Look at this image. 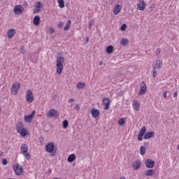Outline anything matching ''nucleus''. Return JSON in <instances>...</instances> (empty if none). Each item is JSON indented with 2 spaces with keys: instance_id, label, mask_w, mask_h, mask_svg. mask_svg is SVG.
I'll use <instances>...</instances> for the list:
<instances>
[{
  "instance_id": "obj_9",
  "label": "nucleus",
  "mask_w": 179,
  "mask_h": 179,
  "mask_svg": "<svg viewBox=\"0 0 179 179\" xmlns=\"http://www.w3.org/2000/svg\"><path fill=\"white\" fill-rule=\"evenodd\" d=\"M24 10V8H23L21 5H16L14 6V13L15 15H22V12Z\"/></svg>"
},
{
  "instance_id": "obj_8",
  "label": "nucleus",
  "mask_w": 179,
  "mask_h": 179,
  "mask_svg": "<svg viewBox=\"0 0 179 179\" xmlns=\"http://www.w3.org/2000/svg\"><path fill=\"white\" fill-rule=\"evenodd\" d=\"M146 90H148V87H146V84H145V82H143L141 84V88L138 92V96H143L146 93Z\"/></svg>"
},
{
  "instance_id": "obj_4",
  "label": "nucleus",
  "mask_w": 179,
  "mask_h": 179,
  "mask_svg": "<svg viewBox=\"0 0 179 179\" xmlns=\"http://www.w3.org/2000/svg\"><path fill=\"white\" fill-rule=\"evenodd\" d=\"M47 117L49 118H58L59 117V113L55 109H50L47 113Z\"/></svg>"
},
{
  "instance_id": "obj_10",
  "label": "nucleus",
  "mask_w": 179,
  "mask_h": 179,
  "mask_svg": "<svg viewBox=\"0 0 179 179\" xmlns=\"http://www.w3.org/2000/svg\"><path fill=\"white\" fill-rule=\"evenodd\" d=\"M142 166V162H141V160L137 159L134 162H133V164H131V167L134 170L136 171V170H139V169H141Z\"/></svg>"
},
{
  "instance_id": "obj_36",
  "label": "nucleus",
  "mask_w": 179,
  "mask_h": 179,
  "mask_svg": "<svg viewBox=\"0 0 179 179\" xmlns=\"http://www.w3.org/2000/svg\"><path fill=\"white\" fill-rule=\"evenodd\" d=\"M22 155H24V156L25 159H27V160H30V159L31 157L30 154H29L27 152H25V153H24Z\"/></svg>"
},
{
  "instance_id": "obj_37",
  "label": "nucleus",
  "mask_w": 179,
  "mask_h": 179,
  "mask_svg": "<svg viewBox=\"0 0 179 179\" xmlns=\"http://www.w3.org/2000/svg\"><path fill=\"white\" fill-rule=\"evenodd\" d=\"M75 101V99L71 98L69 101L68 103H70V107H73V102Z\"/></svg>"
},
{
  "instance_id": "obj_43",
  "label": "nucleus",
  "mask_w": 179,
  "mask_h": 179,
  "mask_svg": "<svg viewBox=\"0 0 179 179\" xmlns=\"http://www.w3.org/2000/svg\"><path fill=\"white\" fill-rule=\"evenodd\" d=\"M2 164H3V166H6V164H8V160H6V159H3L2 160Z\"/></svg>"
},
{
  "instance_id": "obj_41",
  "label": "nucleus",
  "mask_w": 179,
  "mask_h": 179,
  "mask_svg": "<svg viewBox=\"0 0 179 179\" xmlns=\"http://www.w3.org/2000/svg\"><path fill=\"white\" fill-rule=\"evenodd\" d=\"M94 24V20H91L89 22V29H92V26Z\"/></svg>"
},
{
  "instance_id": "obj_15",
  "label": "nucleus",
  "mask_w": 179,
  "mask_h": 179,
  "mask_svg": "<svg viewBox=\"0 0 179 179\" xmlns=\"http://www.w3.org/2000/svg\"><path fill=\"white\" fill-rule=\"evenodd\" d=\"M40 8H43V4H41V1H38L34 8L33 13H38L40 12Z\"/></svg>"
},
{
  "instance_id": "obj_22",
  "label": "nucleus",
  "mask_w": 179,
  "mask_h": 179,
  "mask_svg": "<svg viewBox=\"0 0 179 179\" xmlns=\"http://www.w3.org/2000/svg\"><path fill=\"white\" fill-rule=\"evenodd\" d=\"M155 173H156V172L155 171V170L148 169V171H145V176H155Z\"/></svg>"
},
{
  "instance_id": "obj_52",
  "label": "nucleus",
  "mask_w": 179,
  "mask_h": 179,
  "mask_svg": "<svg viewBox=\"0 0 179 179\" xmlns=\"http://www.w3.org/2000/svg\"><path fill=\"white\" fill-rule=\"evenodd\" d=\"M99 65H100V66L103 65V61H101V62H100Z\"/></svg>"
},
{
  "instance_id": "obj_42",
  "label": "nucleus",
  "mask_w": 179,
  "mask_h": 179,
  "mask_svg": "<svg viewBox=\"0 0 179 179\" xmlns=\"http://www.w3.org/2000/svg\"><path fill=\"white\" fill-rule=\"evenodd\" d=\"M49 31H50V34H52V33H55V30L54 29V28L50 27V28H49Z\"/></svg>"
},
{
  "instance_id": "obj_7",
  "label": "nucleus",
  "mask_w": 179,
  "mask_h": 179,
  "mask_svg": "<svg viewBox=\"0 0 179 179\" xmlns=\"http://www.w3.org/2000/svg\"><path fill=\"white\" fill-rule=\"evenodd\" d=\"M163 66V61L158 59L155 60L152 64V68L154 69H160Z\"/></svg>"
},
{
  "instance_id": "obj_46",
  "label": "nucleus",
  "mask_w": 179,
  "mask_h": 179,
  "mask_svg": "<svg viewBox=\"0 0 179 179\" xmlns=\"http://www.w3.org/2000/svg\"><path fill=\"white\" fill-rule=\"evenodd\" d=\"M75 109H76L77 111H79V110H80V107H79V104H76V105Z\"/></svg>"
},
{
  "instance_id": "obj_12",
  "label": "nucleus",
  "mask_w": 179,
  "mask_h": 179,
  "mask_svg": "<svg viewBox=\"0 0 179 179\" xmlns=\"http://www.w3.org/2000/svg\"><path fill=\"white\" fill-rule=\"evenodd\" d=\"M145 132H146V127L143 126L140 130L138 135V140L140 141V142H142L143 136V135H145Z\"/></svg>"
},
{
  "instance_id": "obj_28",
  "label": "nucleus",
  "mask_w": 179,
  "mask_h": 179,
  "mask_svg": "<svg viewBox=\"0 0 179 179\" xmlns=\"http://www.w3.org/2000/svg\"><path fill=\"white\" fill-rule=\"evenodd\" d=\"M85 86H86V84L85 83H78L76 87L78 90L84 89Z\"/></svg>"
},
{
  "instance_id": "obj_53",
  "label": "nucleus",
  "mask_w": 179,
  "mask_h": 179,
  "mask_svg": "<svg viewBox=\"0 0 179 179\" xmlns=\"http://www.w3.org/2000/svg\"><path fill=\"white\" fill-rule=\"evenodd\" d=\"M24 5H25V6H27V1L24 2Z\"/></svg>"
},
{
  "instance_id": "obj_5",
  "label": "nucleus",
  "mask_w": 179,
  "mask_h": 179,
  "mask_svg": "<svg viewBox=\"0 0 179 179\" xmlns=\"http://www.w3.org/2000/svg\"><path fill=\"white\" fill-rule=\"evenodd\" d=\"M26 101L29 103L34 101V96H33V92H31V90H27Z\"/></svg>"
},
{
  "instance_id": "obj_33",
  "label": "nucleus",
  "mask_w": 179,
  "mask_h": 179,
  "mask_svg": "<svg viewBox=\"0 0 179 179\" xmlns=\"http://www.w3.org/2000/svg\"><path fill=\"white\" fill-rule=\"evenodd\" d=\"M68 125H69V122H68V120H64L63 121V128H64V129H66V128H68Z\"/></svg>"
},
{
  "instance_id": "obj_32",
  "label": "nucleus",
  "mask_w": 179,
  "mask_h": 179,
  "mask_svg": "<svg viewBox=\"0 0 179 179\" xmlns=\"http://www.w3.org/2000/svg\"><path fill=\"white\" fill-rule=\"evenodd\" d=\"M69 27H71V20H69L68 22L66 24L64 30L65 31H66V30H68V29H69Z\"/></svg>"
},
{
  "instance_id": "obj_21",
  "label": "nucleus",
  "mask_w": 179,
  "mask_h": 179,
  "mask_svg": "<svg viewBox=\"0 0 179 179\" xmlns=\"http://www.w3.org/2000/svg\"><path fill=\"white\" fill-rule=\"evenodd\" d=\"M155 136V132L154 131H150L147 132L144 136V139H150L151 138H153Z\"/></svg>"
},
{
  "instance_id": "obj_47",
  "label": "nucleus",
  "mask_w": 179,
  "mask_h": 179,
  "mask_svg": "<svg viewBox=\"0 0 179 179\" xmlns=\"http://www.w3.org/2000/svg\"><path fill=\"white\" fill-rule=\"evenodd\" d=\"M164 99H167V91H165L163 94Z\"/></svg>"
},
{
  "instance_id": "obj_18",
  "label": "nucleus",
  "mask_w": 179,
  "mask_h": 179,
  "mask_svg": "<svg viewBox=\"0 0 179 179\" xmlns=\"http://www.w3.org/2000/svg\"><path fill=\"white\" fill-rule=\"evenodd\" d=\"M91 114L94 118H97V117L100 115V110H99L98 109L93 108L91 110Z\"/></svg>"
},
{
  "instance_id": "obj_45",
  "label": "nucleus",
  "mask_w": 179,
  "mask_h": 179,
  "mask_svg": "<svg viewBox=\"0 0 179 179\" xmlns=\"http://www.w3.org/2000/svg\"><path fill=\"white\" fill-rule=\"evenodd\" d=\"M58 27H59V29H62V27H64V22H59V23L58 24Z\"/></svg>"
},
{
  "instance_id": "obj_39",
  "label": "nucleus",
  "mask_w": 179,
  "mask_h": 179,
  "mask_svg": "<svg viewBox=\"0 0 179 179\" xmlns=\"http://www.w3.org/2000/svg\"><path fill=\"white\" fill-rule=\"evenodd\" d=\"M157 69H153L152 70V77L155 78L157 75V71H156Z\"/></svg>"
},
{
  "instance_id": "obj_55",
  "label": "nucleus",
  "mask_w": 179,
  "mask_h": 179,
  "mask_svg": "<svg viewBox=\"0 0 179 179\" xmlns=\"http://www.w3.org/2000/svg\"><path fill=\"white\" fill-rule=\"evenodd\" d=\"M145 145H148L147 143H145Z\"/></svg>"
},
{
  "instance_id": "obj_19",
  "label": "nucleus",
  "mask_w": 179,
  "mask_h": 179,
  "mask_svg": "<svg viewBox=\"0 0 179 179\" xmlns=\"http://www.w3.org/2000/svg\"><path fill=\"white\" fill-rule=\"evenodd\" d=\"M133 108L136 111H139V109L141 108V103H138L137 101L134 100L133 101Z\"/></svg>"
},
{
  "instance_id": "obj_48",
  "label": "nucleus",
  "mask_w": 179,
  "mask_h": 179,
  "mask_svg": "<svg viewBox=\"0 0 179 179\" xmlns=\"http://www.w3.org/2000/svg\"><path fill=\"white\" fill-rule=\"evenodd\" d=\"M178 93L177 92H173V97L177 98Z\"/></svg>"
},
{
  "instance_id": "obj_56",
  "label": "nucleus",
  "mask_w": 179,
  "mask_h": 179,
  "mask_svg": "<svg viewBox=\"0 0 179 179\" xmlns=\"http://www.w3.org/2000/svg\"><path fill=\"white\" fill-rule=\"evenodd\" d=\"M0 113H1V108H0Z\"/></svg>"
},
{
  "instance_id": "obj_16",
  "label": "nucleus",
  "mask_w": 179,
  "mask_h": 179,
  "mask_svg": "<svg viewBox=\"0 0 179 179\" xmlns=\"http://www.w3.org/2000/svg\"><path fill=\"white\" fill-rule=\"evenodd\" d=\"M34 114H36V110H34L31 115L24 116V120L25 122H31V121H33V115H34Z\"/></svg>"
},
{
  "instance_id": "obj_50",
  "label": "nucleus",
  "mask_w": 179,
  "mask_h": 179,
  "mask_svg": "<svg viewBox=\"0 0 179 179\" xmlns=\"http://www.w3.org/2000/svg\"><path fill=\"white\" fill-rule=\"evenodd\" d=\"M86 43H89V37H87Z\"/></svg>"
},
{
  "instance_id": "obj_44",
  "label": "nucleus",
  "mask_w": 179,
  "mask_h": 179,
  "mask_svg": "<svg viewBox=\"0 0 179 179\" xmlns=\"http://www.w3.org/2000/svg\"><path fill=\"white\" fill-rule=\"evenodd\" d=\"M20 52H21V54H26V50H24V47H22L20 49Z\"/></svg>"
},
{
  "instance_id": "obj_51",
  "label": "nucleus",
  "mask_w": 179,
  "mask_h": 179,
  "mask_svg": "<svg viewBox=\"0 0 179 179\" xmlns=\"http://www.w3.org/2000/svg\"><path fill=\"white\" fill-rule=\"evenodd\" d=\"M120 179H127V178L124 176H122V177H120Z\"/></svg>"
},
{
  "instance_id": "obj_2",
  "label": "nucleus",
  "mask_w": 179,
  "mask_h": 179,
  "mask_svg": "<svg viewBox=\"0 0 179 179\" xmlns=\"http://www.w3.org/2000/svg\"><path fill=\"white\" fill-rule=\"evenodd\" d=\"M45 151L48 153H51L50 156H55L57 155V148H55V144L53 142L46 144Z\"/></svg>"
},
{
  "instance_id": "obj_29",
  "label": "nucleus",
  "mask_w": 179,
  "mask_h": 179,
  "mask_svg": "<svg viewBox=\"0 0 179 179\" xmlns=\"http://www.w3.org/2000/svg\"><path fill=\"white\" fill-rule=\"evenodd\" d=\"M21 152H22V154L27 153V145L23 144L21 146Z\"/></svg>"
},
{
  "instance_id": "obj_6",
  "label": "nucleus",
  "mask_w": 179,
  "mask_h": 179,
  "mask_svg": "<svg viewBox=\"0 0 179 179\" xmlns=\"http://www.w3.org/2000/svg\"><path fill=\"white\" fill-rule=\"evenodd\" d=\"M20 88V83H14L11 88V94L15 96L17 94V92H19V89Z\"/></svg>"
},
{
  "instance_id": "obj_14",
  "label": "nucleus",
  "mask_w": 179,
  "mask_h": 179,
  "mask_svg": "<svg viewBox=\"0 0 179 179\" xmlns=\"http://www.w3.org/2000/svg\"><path fill=\"white\" fill-rule=\"evenodd\" d=\"M145 164L147 169H153L155 167V161L148 159L145 161Z\"/></svg>"
},
{
  "instance_id": "obj_24",
  "label": "nucleus",
  "mask_w": 179,
  "mask_h": 179,
  "mask_svg": "<svg viewBox=\"0 0 179 179\" xmlns=\"http://www.w3.org/2000/svg\"><path fill=\"white\" fill-rule=\"evenodd\" d=\"M75 159H76L75 154H71L68 157L67 162H69V163H72Z\"/></svg>"
},
{
  "instance_id": "obj_11",
  "label": "nucleus",
  "mask_w": 179,
  "mask_h": 179,
  "mask_svg": "<svg viewBox=\"0 0 179 179\" xmlns=\"http://www.w3.org/2000/svg\"><path fill=\"white\" fill-rule=\"evenodd\" d=\"M110 103L111 101L108 98L104 97L102 100V104L105 106L104 110H109L110 109Z\"/></svg>"
},
{
  "instance_id": "obj_26",
  "label": "nucleus",
  "mask_w": 179,
  "mask_h": 179,
  "mask_svg": "<svg viewBox=\"0 0 179 179\" xmlns=\"http://www.w3.org/2000/svg\"><path fill=\"white\" fill-rule=\"evenodd\" d=\"M129 43L127 38H123L120 40V45H127Z\"/></svg>"
},
{
  "instance_id": "obj_13",
  "label": "nucleus",
  "mask_w": 179,
  "mask_h": 179,
  "mask_svg": "<svg viewBox=\"0 0 179 179\" xmlns=\"http://www.w3.org/2000/svg\"><path fill=\"white\" fill-rule=\"evenodd\" d=\"M145 8H146V3L143 0H140L137 5V9L138 10H145Z\"/></svg>"
},
{
  "instance_id": "obj_54",
  "label": "nucleus",
  "mask_w": 179,
  "mask_h": 179,
  "mask_svg": "<svg viewBox=\"0 0 179 179\" xmlns=\"http://www.w3.org/2000/svg\"><path fill=\"white\" fill-rule=\"evenodd\" d=\"M147 145H149V143H147Z\"/></svg>"
},
{
  "instance_id": "obj_35",
  "label": "nucleus",
  "mask_w": 179,
  "mask_h": 179,
  "mask_svg": "<svg viewBox=\"0 0 179 179\" xmlns=\"http://www.w3.org/2000/svg\"><path fill=\"white\" fill-rule=\"evenodd\" d=\"M20 134L21 135V136L24 137L26 136V135H27V131L24 129V130L20 132Z\"/></svg>"
},
{
  "instance_id": "obj_25",
  "label": "nucleus",
  "mask_w": 179,
  "mask_h": 179,
  "mask_svg": "<svg viewBox=\"0 0 179 179\" xmlns=\"http://www.w3.org/2000/svg\"><path fill=\"white\" fill-rule=\"evenodd\" d=\"M23 130H24V127H23V123H20L17 127V131L18 134H20Z\"/></svg>"
},
{
  "instance_id": "obj_3",
  "label": "nucleus",
  "mask_w": 179,
  "mask_h": 179,
  "mask_svg": "<svg viewBox=\"0 0 179 179\" xmlns=\"http://www.w3.org/2000/svg\"><path fill=\"white\" fill-rule=\"evenodd\" d=\"M13 169L16 176H22V174H23V166H22V165L15 164L13 165Z\"/></svg>"
},
{
  "instance_id": "obj_31",
  "label": "nucleus",
  "mask_w": 179,
  "mask_h": 179,
  "mask_svg": "<svg viewBox=\"0 0 179 179\" xmlns=\"http://www.w3.org/2000/svg\"><path fill=\"white\" fill-rule=\"evenodd\" d=\"M59 8H65V1L64 0H57Z\"/></svg>"
},
{
  "instance_id": "obj_49",
  "label": "nucleus",
  "mask_w": 179,
  "mask_h": 179,
  "mask_svg": "<svg viewBox=\"0 0 179 179\" xmlns=\"http://www.w3.org/2000/svg\"><path fill=\"white\" fill-rule=\"evenodd\" d=\"M109 3H110V5H113V3H114V0H110Z\"/></svg>"
},
{
  "instance_id": "obj_1",
  "label": "nucleus",
  "mask_w": 179,
  "mask_h": 179,
  "mask_svg": "<svg viewBox=\"0 0 179 179\" xmlns=\"http://www.w3.org/2000/svg\"><path fill=\"white\" fill-rule=\"evenodd\" d=\"M65 63V58L64 57L57 56L56 60V66H57V75H61L62 71H64V64Z\"/></svg>"
},
{
  "instance_id": "obj_17",
  "label": "nucleus",
  "mask_w": 179,
  "mask_h": 179,
  "mask_svg": "<svg viewBox=\"0 0 179 179\" xmlns=\"http://www.w3.org/2000/svg\"><path fill=\"white\" fill-rule=\"evenodd\" d=\"M121 9H122V5L117 4L113 8V14L118 15L121 12Z\"/></svg>"
},
{
  "instance_id": "obj_30",
  "label": "nucleus",
  "mask_w": 179,
  "mask_h": 179,
  "mask_svg": "<svg viewBox=\"0 0 179 179\" xmlns=\"http://www.w3.org/2000/svg\"><path fill=\"white\" fill-rule=\"evenodd\" d=\"M146 153V148L145 146H141L140 148V154L143 156Z\"/></svg>"
},
{
  "instance_id": "obj_23",
  "label": "nucleus",
  "mask_w": 179,
  "mask_h": 179,
  "mask_svg": "<svg viewBox=\"0 0 179 179\" xmlns=\"http://www.w3.org/2000/svg\"><path fill=\"white\" fill-rule=\"evenodd\" d=\"M33 22L35 26H38V24H40V16H35Z\"/></svg>"
},
{
  "instance_id": "obj_27",
  "label": "nucleus",
  "mask_w": 179,
  "mask_h": 179,
  "mask_svg": "<svg viewBox=\"0 0 179 179\" xmlns=\"http://www.w3.org/2000/svg\"><path fill=\"white\" fill-rule=\"evenodd\" d=\"M113 51H114V47L113 45H109L106 48L107 54H113Z\"/></svg>"
},
{
  "instance_id": "obj_20",
  "label": "nucleus",
  "mask_w": 179,
  "mask_h": 179,
  "mask_svg": "<svg viewBox=\"0 0 179 179\" xmlns=\"http://www.w3.org/2000/svg\"><path fill=\"white\" fill-rule=\"evenodd\" d=\"M15 34H16V30L9 29L7 32V37L8 38H12V37H13V36H15Z\"/></svg>"
},
{
  "instance_id": "obj_34",
  "label": "nucleus",
  "mask_w": 179,
  "mask_h": 179,
  "mask_svg": "<svg viewBox=\"0 0 179 179\" xmlns=\"http://www.w3.org/2000/svg\"><path fill=\"white\" fill-rule=\"evenodd\" d=\"M160 54H162V49L158 48L156 51V56L158 59H160Z\"/></svg>"
},
{
  "instance_id": "obj_40",
  "label": "nucleus",
  "mask_w": 179,
  "mask_h": 179,
  "mask_svg": "<svg viewBox=\"0 0 179 179\" xmlns=\"http://www.w3.org/2000/svg\"><path fill=\"white\" fill-rule=\"evenodd\" d=\"M118 124H119V125H124V124H125V120L124 119H120L118 121Z\"/></svg>"
},
{
  "instance_id": "obj_38",
  "label": "nucleus",
  "mask_w": 179,
  "mask_h": 179,
  "mask_svg": "<svg viewBox=\"0 0 179 179\" xmlns=\"http://www.w3.org/2000/svg\"><path fill=\"white\" fill-rule=\"evenodd\" d=\"M127 29V24H122L120 27L121 31H125V29Z\"/></svg>"
}]
</instances>
